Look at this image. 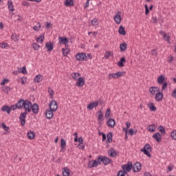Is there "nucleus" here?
<instances>
[{"label":"nucleus","mask_w":176,"mask_h":176,"mask_svg":"<svg viewBox=\"0 0 176 176\" xmlns=\"http://www.w3.org/2000/svg\"><path fill=\"white\" fill-rule=\"evenodd\" d=\"M152 151V147L151 144H146L144 145V148L141 149V152H143L148 157H152L151 153Z\"/></svg>","instance_id":"1"},{"label":"nucleus","mask_w":176,"mask_h":176,"mask_svg":"<svg viewBox=\"0 0 176 176\" xmlns=\"http://www.w3.org/2000/svg\"><path fill=\"white\" fill-rule=\"evenodd\" d=\"M32 106V103L31 102V101H29L28 100H25V102L23 103V108L25 112H31Z\"/></svg>","instance_id":"2"},{"label":"nucleus","mask_w":176,"mask_h":176,"mask_svg":"<svg viewBox=\"0 0 176 176\" xmlns=\"http://www.w3.org/2000/svg\"><path fill=\"white\" fill-rule=\"evenodd\" d=\"M76 59L78 61H86L87 60V56L85 53H78L76 55Z\"/></svg>","instance_id":"3"},{"label":"nucleus","mask_w":176,"mask_h":176,"mask_svg":"<svg viewBox=\"0 0 176 176\" xmlns=\"http://www.w3.org/2000/svg\"><path fill=\"white\" fill-rule=\"evenodd\" d=\"M122 170L131 172L133 170V162L129 161L127 164L121 166Z\"/></svg>","instance_id":"4"},{"label":"nucleus","mask_w":176,"mask_h":176,"mask_svg":"<svg viewBox=\"0 0 176 176\" xmlns=\"http://www.w3.org/2000/svg\"><path fill=\"white\" fill-rule=\"evenodd\" d=\"M141 168H142V165L139 162L135 163L132 167L133 173H140V171H141Z\"/></svg>","instance_id":"5"},{"label":"nucleus","mask_w":176,"mask_h":176,"mask_svg":"<svg viewBox=\"0 0 176 176\" xmlns=\"http://www.w3.org/2000/svg\"><path fill=\"white\" fill-rule=\"evenodd\" d=\"M49 107L51 111H53V112H56L57 111V108H58L57 102H56V100H52L49 104Z\"/></svg>","instance_id":"6"},{"label":"nucleus","mask_w":176,"mask_h":176,"mask_svg":"<svg viewBox=\"0 0 176 176\" xmlns=\"http://www.w3.org/2000/svg\"><path fill=\"white\" fill-rule=\"evenodd\" d=\"M27 111H24L20 114L19 120L21 126H25V118H27Z\"/></svg>","instance_id":"7"},{"label":"nucleus","mask_w":176,"mask_h":176,"mask_svg":"<svg viewBox=\"0 0 176 176\" xmlns=\"http://www.w3.org/2000/svg\"><path fill=\"white\" fill-rule=\"evenodd\" d=\"M31 111H32L33 113H35V115H38L39 113V106L36 103H34L32 105Z\"/></svg>","instance_id":"8"},{"label":"nucleus","mask_w":176,"mask_h":176,"mask_svg":"<svg viewBox=\"0 0 176 176\" xmlns=\"http://www.w3.org/2000/svg\"><path fill=\"white\" fill-rule=\"evenodd\" d=\"M155 101H157V102H160L163 101V92L159 91L155 94Z\"/></svg>","instance_id":"9"},{"label":"nucleus","mask_w":176,"mask_h":176,"mask_svg":"<svg viewBox=\"0 0 176 176\" xmlns=\"http://www.w3.org/2000/svg\"><path fill=\"white\" fill-rule=\"evenodd\" d=\"M108 155L110 157H116L118 156V152H116L115 148H111L108 151Z\"/></svg>","instance_id":"10"},{"label":"nucleus","mask_w":176,"mask_h":176,"mask_svg":"<svg viewBox=\"0 0 176 176\" xmlns=\"http://www.w3.org/2000/svg\"><path fill=\"white\" fill-rule=\"evenodd\" d=\"M149 91L152 96H155L156 93H159V91H160V89L157 87H151L149 88Z\"/></svg>","instance_id":"11"},{"label":"nucleus","mask_w":176,"mask_h":176,"mask_svg":"<svg viewBox=\"0 0 176 176\" xmlns=\"http://www.w3.org/2000/svg\"><path fill=\"white\" fill-rule=\"evenodd\" d=\"M98 166V162L97 160H91L88 164V168H93L94 167H97Z\"/></svg>","instance_id":"12"},{"label":"nucleus","mask_w":176,"mask_h":176,"mask_svg":"<svg viewBox=\"0 0 176 176\" xmlns=\"http://www.w3.org/2000/svg\"><path fill=\"white\" fill-rule=\"evenodd\" d=\"M58 41L60 45H65L67 46V43H68V38L67 37H58Z\"/></svg>","instance_id":"13"},{"label":"nucleus","mask_w":176,"mask_h":176,"mask_svg":"<svg viewBox=\"0 0 176 176\" xmlns=\"http://www.w3.org/2000/svg\"><path fill=\"white\" fill-rule=\"evenodd\" d=\"M153 138L157 141V142H160L162 141V134L160 133H156L153 135Z\"/></svg>","instance_id":"14"},{"label":"nucleus","mask_w":176,"mask_h":176,"mask_svg":"<svg viewBox=\"0 0 176 176\" xmlns=\"http://www.w3.org/2000/svg\"><path fill=\"white\" fill-rule=\"evenodd\" d=\"M115 124H116V122L112 118L109 119L107 122V125L108 126V127H111V129L115 127Z\"/></svg>","instance_id":"15"},{"label":"nucleus","mask_w":176,"mask_h":176,"mask_svg":"<svg viewBox=\"0 0 176 176\" xmlns=\"http://www.w3.org/2000/svg\"><path fill=\"white\" fill-rule=\"evenodd\" d=\"M45 116L47 118V119H52L53 118V111H52L51 109L50 110H45Z\"/></svg>","instance_id":"16"},{"label":"nucleus","mask_w":176,"mask_h":176,"mask_svg":"<svg viewBox=\"0 0 176 176\" xmlns=\"http://www.w3.org/2000/svg\"><path fill=\"white\" fill-rule=\"evenodd\" d=\"M54 43H52V42H48L45 43V48L47 50V52H52L54 49Z\"/></svg>","instance_id":"17"},{"label":"nucleus","mask_w":176,"mask_h":176,"mask_svg":"<svg viewBox=\"0 0 176 176\" xmlns=\"http://www.w3.org/2000/svg\"><path fill=\"white\" fill-rule=\"evenodd\" d=\"M24 102L25 100L23 99L19 100L17 103L15 104L16 108H18L19 109H21V108H23L24 107Z\"/></svg>","instance_id":"18"},{"label":"nucleus","mask_w":176,"mask_h":176,"mask_svg":"<svg viewBox=\"0 0 176 176\" xmlns=\"http://www.w3.org/2000/svg\"><path fill=\"white\" fill-rule=\"evenodd\" d=\"M98 102H93L87 105V109H90V111H91V109H93V108H96V107H98Z\"/></svg>","instance_id":"19"},{"label":"nucleus","mask_w":176,"mask_h":176,"mask_svg":"<svg viewBox=\"0 0 176 176\" xmlns=\"http://www.w3.org/2000/svg\"><path fill=\"white\" fill-rule=\"evenodd\" d=\"M85 85V80H83V78H78V81L76 82V86L78 87H82Z\"/></svg>","instance_id":"20"},{"label":"nucleus","mask_w":176,"mask_h":176,"mask_svg":"<svg viewBox=\"0 0 176 176\" xmlns=\"http://www.w3.org/2000/svg\"><path fill=\"white\" fill-rule=\"evenodd\" d=\"M107 144H108V142H109V144L112 143L113 138V133H112V132H109V133L107 135Z\"/></svg>","instance_id":"21"},{"label":"nucleus","mask_w":176,"mask_h":176,"mask_svg":"<svg viewBox=\"0 0 176 176\" xmlns=\"http://www.w3.org/2000/svg\"><path fill=\"white\" fill-rule=\"evenodd\" d=\"M113 19H114V21H116V24H120V23H122V16H120V15L116 14L113 16Z\"/></svg>","instance_id":"22"},{"label":"nucleus","mask_w":176,"mask_h":176,"mask_svg":"<svg viewBox=\"0 0 176 176\" xmlns=\"http://www.w3.org/2000/svg\"><path fill=\"white\" fill-rule=\"evenodd\" d=\"M156 125L155 124L148 125L147 126L148 131H150L151 133H155V131L156 130Z\"/></svg>","instance_id":"23"},{"label":"nucleus","mask_w":176,"mask_h":176,"mask_svg":"<svg viewBox=\"0 0 176 176\" xmlns=\"http://www.w3.org/2000/svg\"><path fill=\"white\" fill-rule=\"evenodd\" d=\"M124 63H126V58L124 57L121 58L120 61L118 63V67H120V68L124 67Z\"/></svg>","instance_id":"24"},{"label":"nucleus","mask_w":176,"mask_h":176,"mask_svg":"<svg viewBox=\"0 0 176 176\" xmlns=\"http://www.w3.org/2000/svg\"><path fill=\"white\" fill-rule=\"evenodd\" d=\"M8 10H10L11 12H14V6H13V1L9 0L8 1Z\"/></svg>","instance_id":"25"},{"label":"nucleus","mask_w":176,"mask_h":176,"mask_svg":"<svg viewBox=\"0 0 176 176\" xmlns=\"http://www.w3.org/2000/svg\"><path fill=\"white\" fill-rule=\"evenodd\" d=\"M147 107L149 108L150 111H153V112H155L156 111V107L155 106V104H153V102H149L148 104H147Z\"/></svg>","instance_id":"26"},{"label":"nucleus","mask_w":176,"mask_h":176,"mask_svg":"<svg viewBox=\"0 0 176 176\" xmlns=\"http://www.w3.org/2000/svg\"><path fill=\"white\" fill-rule=\"evenodd\" d=\"M104 160H105V156L99 155L97 157L98 164H101V163H102L104 164Z\"/></svg>","instance_id":"27"},{"label":"nucleus","mask_w":176,"mask_h":176,"mask_svg":"<svg viewBox=\"0 0 176 176\" xmlns=\"http://www.w3.org/2000/svg\"><path fill=\"white\" fill-rule=\"evenodd\" d=\"M118 34H120V35H126V30L124 29V27L120 25L119 29H118Z\"/></svg>","instance_id":"28"},{"label":"nucleus","mask_w":176,"mask_h":176,"mask_svg":"<svg viewBox=\"0 0 176 176\" xmlns=\"http://www.w3.org/2000/svg\"><path fill=\"white\" fill-rule=\"evenodd\" d=\"M164 76L161 75L157 78V82L158 83V85H163L164 82Z\"/></svg>","instance_id":"29"},{"label":"nucleus","mask_w":176,"mask_h":176,"mask_svg":"<svg viewBox=\"0 0 176 176\" xmlns=\"http://www.w3.org/2000/svg\"><path fill=\"white\" fill-rule=\"evenodd\" d=\"M34 82H36V83H41V82H42V75L38 74L34 78Z\"/></svg>","instance_id":"30"},{"label":"nucleus","mask_w":176,"mask_h":176,"mask_svg":"<svg viewBox=\"0 0 176 176\" xmlns=\"http://www.w3.org/2000/svg\"><path fill=\"white\" fill-rule=\"evenodd\" d=\"M103 164L104 166H108V164H112V160L104 156V161L103 162Z\"/></svg>","instance_id":"31"},{"label":"nucleus","mask_w":176,"mask_h":176,"mask_svg":"<svg viewBox=\"0 0 176 176\" xmlns=\"http://www.w3.org/2000/svg\"><path fill=\"white\" fill-rule=\"evenodd\" d=\"M1 111H3V112H7V113H10V111H11V109L9 106H3L1 107Z\"/></svg>","instance_id":"32"},{"label":"nucleus","mask_w":176,"mask_h":176,"mask_svg":"<svg viewBox=\"0 0 176 176\" xmlns=\"http://www.w3.org/2000/svg\"><path fill=\"white\" fill-rule=\"evenodd\" d=\"M65 6H69V7L75 6L74 4V0H65Z\"/></svg>","instance_id":"33"},{"label":"nucleus","mask_w":176,"mask_h":176,"mask_svg":"<svg viewBox=\"0 0 176 176\" xmlns=\"http://www.w3.org/2000/svg\"><path fill=\"white\" fill-rule=\"evenodd\" d=\"M44 39H45V34L41 33L39 35L38 38H37V42H38L39 43H43Z\"/></svg>","instance_id":"34"},{"label":"nucleus","mask_w":176,"mask_h":176,"mask_svg":"<svg viewBox=\"0 0 176 176\" xmlns=\"http://www.w3.org/2000/svg\"><path fill=\"white\" fill-rule=\"evenodd\" d=\"M62 52H63V56L65 57L68 56V54L69 53L70 50L68 47H66V48H62Z\"/></svg>","instance_id":"35"},{"label":"nucleus","mask_w":176,"mask_h":176,"mask_svg":"<svg viewBox=\"0 0 176 176\" xmlns=\"http://www.w3.org/2000/svg\"><path fill=\"white\" fill-rule=\"evenodd\" d=\"M11 38L12 41H14V42H17L20 39V36H19L16 33H13L11 36Z\"/></svg>","instance_id":"36"},{"label":"nucleus","mask_w":176,"mask_h":176,"mask_svg":"<svg viewBox=\"0 0 176 176\" xmlns=\"http://www.w3.org/2000/svg\"><path fill=\"white\" fill-rule=\"evenodd\" d=\"M120 52H124V50H126V49H127V43H122V44H120Z\"/></svg>","instance_id":"37"},{"label":"nucleus","mask_w":176,"mask_h":176,"mask_svg":"<svg viewBox=\"0 0 176 176\" xmlns=\"http://www.w3.org/2000/svg\"><path fill=\"white\" fill-rule=\"evenodd\" d=\"M27 137L29 140H34L35 137V133H34V131L28 132L27 134Z\"/></svg>","instance_id":"38"},{"label":"nucleus","mask_w":176,"mask_h":176,"mask_svg":"<svg viewBox=\"0 0 176 176\" xmlns=\"http://www.w3.org/2000/svg\"><path fill=\"white\" fill-rule=\"evenodd\" d=\"M126 128L122 129V131H124L125 134L127 135V130H129V129L130 128V126H131V123H130L129 122H126Z\"/></svg>","instance_id":"39"},{"label":"nucleus","mask_w":176,"mask_h":176,"mask_svg":"<svg viewBox=\"0 0 176 176\" xmlns=\"http://www.w3.org/2000/svg\"><path fill=\"white\" fill-rule=\"evenodd\" d=\"M65 145H67V143L65 142V140L64 139H61L60 140V152H63V150L64 148H65Z\"/></svg>","instance_id":"40"},{"label":"nucleus","mask_w":176,"mask_h":176,"mask_svg":"<svg viewBox=\"0 0 176 176\" xmlns=\"http://www.w3.org/2000/svg\"><path fill=\"white\" fill-rule=\"evenodd\" d=\"M104 120V116H98V124L99 126H102V121Z\"/></svg>","instance_id":"41"},{"label":"nucleus","mask_w":176,"mask_h":176,"mask_svg":"<svg viewBox=\"0 0 176 176\" xmlns=\"http://www.w3.org/2000/svg\"><path fill=\"white\" fill-rule=\"evenodd\" d=\"M91 25H94V27H96V25H98L100 24V22H98V19L97 18H95L92 19L91 21Z\"/></svg>","instance_id":"42"},{"label":"nucleus","mask_w":176,"mask_h":176,"mask_svg":"<svg viewBox=\"0 0 176 176\" xmlns=\"http://www.w3.org/2000/svg\"><path fill=\"white\" fill-rule=\"evenodd\" d=\"M63 176H69V169L68 168H64L63 170Z\"/></svg>","instance_id":"43"},{"label":"nucleus","mask_w":176,"mask_h":176,"mask_svg":"<svg viewBox=\"0 0 176 176\" xmlns=\"http://www.w3.org/2000/svg\"><path fill=\"white\" fill-rule=\"evenodd\" d=\"M41 23L38 22L37 23V25H35L33 27V30H34V31H36L38 32L41 30Z\"/></svg>","instance_id":"44"},{"label":"nucleus","mask_w":176,"mask_h":176,"mask_svg":"<svg viewBox=\"0 0 176 176\" xmlns=\"http://www.w3.org/2000/svg\"><path fill=\"white\" fill-rule=\"evenodd\" d=\"M78 76H80V73H72V78L74 80H78Z\"/></svg>","instance_id":"45"},{"label":"nucleus","mask_w":176,"mask_h":176,"mask_svg":"<svg viewBox=\"0 0 176 176\" xmlns=\"http://www.w3.org/2000/svg\"><path fill=\"white\" fill-rule=\"evenodd\" d=\"M116 75L117 76L116 78H120L121 76H124L126 75V72H118L116 73Z\"/></svg>","instance_id":"46"},{"label":"nucleus","mask_w":176,"mask_h":176,"mask_svg":"<svg viewBox=\"0 0 176 176\" xmlns=\"http://www.w3.org/2000/svg\"><path fill=\"white\" fill-rule=\"evenodd\" d=\"M48 93H50V98H53L54 91L51 87H48Z\"/></svg>","instance_id":"47"},{"label":"nucleus","mask_w":176,"mask_h":176,"mask_svg":"<svg viewBox=\"0 0 176 176\" xmlns=\"http://www.w3.org/2000/svg\"><path fill=\"white\" fill-rule=\"evenodd\" d=\"M104 116H105L106 119H109V118H111V109H107Z\"/></svg>","instance_id":"48"},{"label":"nucleus","mask_w":176,"mask_h":176,"mask_svg":"<svg viewBox=\"0 0 176 176\" xmlns=\"http://www.w3.org/2000/svg\"><path fill=\"white\" fill-rule=\"evenodd\" d=\"M158 131H160V133H162V134H166V129L162 125L158 126Z\"/></svg>","instance_id":"49"},{"label":"nucleus","mask_w":176,"mask_h":176,"mask_svg":"<svg viewBox=\"0 0 176 176\" xmlns=\"http://www.w3.org/2000/svg\"><path fill=\"white\" fill-rule=\"evenodd\" d=\"M164 41H166L168 43H170V36L166 33L164 34Z\"/></svg>","instance_id":"50"},{"label":"nucleus","mask_w":176,"mask_h":176,"mask_svg":"<svg viewBox=\"0 0 176 176\" xmlns=\"http://www.w3.org/2000/svg\"><path fill=\"white\" fill-rule=\"evenodd\" d=\"M32 47L34 50H38L39 47H41V45H39V44L34 43L32 44Z\"/></svg>","instance_id":"51"},{"label":"nucleus","mask_w":176,"mask_h":176,"mask_svg":"<svg viewBox=\"0 0 176 176\" xmlns=\"http://www.w3.org/2000/svg\"><path fill=\"white\" fill-rule=\"evenodd\" d=\"M170 137L172 138V140L176 141V130H174L170 133Z\"/></svg>","instance_id":"52"},{"label":"nucleus","mask_w":176,"mask_h":176,"mask_svg":"<svg viewBox=\"0 0 176 176\" xmlns=\"http://www.w3.org/2000/svg\"><path fill=\"white\" fill-rule=\"evenodd\" d=\"M167 86H168V84L167 83V82H164L163 84H162V91H164V90H166L167 89Z\"/></svg>","instance_id":"53"},{"label":"nucleus","mask_w":176,"mask_h":176,"mask_svg":"<svg viewBox=\"0 0 176 176\" xmlns=\"http://www.w3.org/2000/svg\"><path fill=\"white\" fill-rule=\"evenodd\" d=\"M2 90H3V91H4L5 93H6L8 94V93H9V91L10 90V87H3Z\"/></svg>","instance_id":"54"},{"label":"nucleus","mask_w":176,"mask_h":176,"mask_svg":"<svg viewBox=\"0 0 176 176\" xmlns=\"http://www.w3.org/2000/svg\"><path fill=\"white\" fill-rule=\"evenodd\" d=\"M116 73H113V74H109V79H111V78H113L114 79H118V77H116Z\"/></svg>","instance_id":"55"},{"label":"nucleus","mask_w":176,"mask_h":176,"mask_svg":"<svg viewBox=\"0 0 176 176\" xmlns=\"http://www.w3.org/2000/svg\"><path fill=\"white\" fill-rule=\"evenodd\" d=\"M6 83H9V79H8V78L3 79V80H2V82H1V86H4V85H5Z\"/></svg>","instance_id":"56"},{"label":"nucleus","mask_w":176,"mask_h":176,"mask_svg":"<svg viewBox=\"0 0 176 176\" xmlns=\"http://www.w3.org/2000/svg\"><path fill=\"white\" fill-rule=\"evenodd\" d=\"M0 46H1V47H2V49H6V47H8V45L6 43H0Z\"/></svg>","instance_id":"57"},{"label":"nucleus","mask_w":176,"mask_h":176,"mask_svg":"<svg viewBox=\"0 0 176 176\" xmlns=\"http://www.w3.org/2000/svg\"><path fill=\"white\" fill-rule=\"evenodd\" d=\"M129 133L130 135H134V134H137V131L134 132V129H130L129 130Z\"/></svg>","instance_id":"58"},{"label":"nucleus","mask_w":176,"mask_h":176,"mask_svg":"<svg viewBox=\"0 0 176 176\" xmlns=\"http://www.w3.org/2000/svg\"><path fill=\"white\" fill-rule=\"evenodd\" d=\"M144 8H145V14L146 15L149 14V8H148V5L145 4Z\"/></svg>","instance_id":"59"},{"label":"nucleus","mask_w":176,"mask_h":176,"mask_svg":"<svg viewBox=\"0 0 176 176\" xmlns=\"http://www.w3.org/2000/svg\"><path fill=\"white\" fill-rule=\"evenodd\" d=\"M110 56H111V52L107 51L104 54L105 58H109Z\"/></svg>","instance_id":"60"},{"label":"nucleus","mask_w":176,"mask_h":176,"mask_svg":"<svg viewBox=\"0 0 176 176\" xmlns=\"http://www.w3.org/2000/svg\"><path fill=\"white\" fill-rule=\"evenodd\" d=\"M152 56H157V50L154 49L151 51Z\"/></svg>","instance_id":"61"},{"label":"nucleus","mask_w":176,"mask_h":176,"mask_svg":"<svg viewBox=\"0 0 176 176\" xmlns=\"http://www.w3.org/2000/svg\"><path fill=\"white\" fill-rule=\"evenodd\" d=\"M27 82V78L26 77H22L21 78V84L22 85H25Z\"/></svg>","instance_id":"62"},{"label":"nucleus","mask_w":176,"mask_h":176,"mask_svg":"<svg viewBox=\"0 0 176 176\" xmlns=\"http://www.w3.org/2000/svg\"><path fill=\"white\" fill-rule=\"evenodd\" d=\"M117 176H124V173H123V170H120L118 172Z\"/></svg>","instance_id":"63"},{"label":"nucleus","mask_w":176,"mask_h":176,"mask_svg":"<svg viewBox=\"0 0 176 176\" xmlns=\"http://www.w3.org/2000/svg\"><path fill=\"white\" fill-rule=\"evenodd\" d=\"M171 96L173 98H176V89L173 91Z\"/></svg>","instance_id":"64"}]
</instances>
